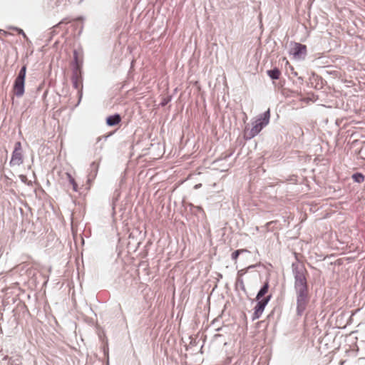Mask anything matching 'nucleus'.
Wrapping results in <instances>:
<instances>
[{"label": "nucleus", "mask_w": 365, "mask_h": 365, "mask_svg": "<svg viewBox=\"0 0 365 365\" xmlns=\"http://www.w3.org/2000/svg\"><path fill=\"white\" fill-rule=\"evenodd\" d=\"M307 275V271L304 267L297 268L294 271L297 312L299 315L304 312L309 302Z\"/></svg>", "instance_id": "f257e3e1"}, {"label": "nucleus", "mask_w": 365, "mask_h": 365, "mask_svg": "<svg viewBox=\"0 0 365 365\" xmlns=\"http://www.w3.org/2000/svg\"><path fill=\"white\" fill-rule=\"evenodd\" d=\"M269 118L270 113L268 110L253 123V126L248 133V138H252L257 135L269 123Z\"/></svg>", "instance_id": "f03ea898"}, {"label": "nucleus", "mask_w": 365, "mask_h": 365, "mask_svg": "<svg viewBox=\"0 0 365 365\" xmlns=\"http://www.w3.org/2000/svg\"><path fill=\"white\" fill-rule=\"evenodd\" d=\"M307 53V49L305 45L296 42L291 43L289 54L292 55L294 59H303L305 58Z\"/></svg>", "instance_id": "7ed1b4c3"}, {"label": "nucleus", "mask_w": 365, "mask_h": 365, "mask_svg": "<svg viewBox=\"0 0 365 365\" xmlns=\"http://www.w3.org/2000/svg\"><path fill=\"white\" fill-rule=\"evenodd\" d=\"M23 162L24 159L21 143V142H16L10 160V165L11 166H19L23 163Z\"/></svg>", "instance_id": "20e7f679"}, {"label": "nucleus", "mask_w": 365, "mask_h": 365, "mask_svg": "<svg viewBox=\"0 0 365 365\" xmlns=\"http://www.w3.org/2000/svg\"><path fill=\"white\" fill-rule=\"evenodd\" d=\"M270 299H271V295H268L263 299H260L259 300H257L258 302L255 307V312L252 315L253 320L257 319L261 317L262 312H264L265 307L268 304Z\"/></svg>", "instance_id": "39448f33"}, {"label": "nucleus", "mask_w": 365, "mask_h": 365, "mask_svg": "<svg viewBox=\"0 0 365 365\" xmlns=\"http://www.w3.org/2000/svg\"><path fill=\"white\" fill-rule=\"evenodd\" d=\"M25 80L16 78L14 84V92L16 96H21L24 93Z\"/></svg>", "instance_id": "423d86ee"}, {"label": "nucleus", "mask_w": 365, "mask_h": 365, "mask_svg": "<svg viewBox=\"0 0 365 365\" xmlns=\"http://www.w3.org/2000/svg\"><path fill=\"white\" fill-rule=\"evenodd\" d=\"M121 121V118L120 115L115 114L113 115H110L106 119V123L108 125L113 126L118 124Z\"/></svg>", "instance_id": "0eeeda50"}, {"label": "nucleus", "mask_w": 365, "mask_h": 365, "mask_svg": "<svg viewBox=\"0 0 365 365\" xmlns=\"http://www.w3.org/2000/svg\"><path fill=\"white\" fill-rule=\"evenodd\" d=\"M269 282H265L263 287L260 289L259 292L257 294L256 299L259 300L260 299H263L262 297L268 292L269 290Z\"/></svg>", "instance_id": "6e6552de"}, {"label": "nucleus", "mask_w": 365, "mask_h": 365, "mask_svg": "<svg viewBox=\"0 0 365 365\" xmlns=\"http://www.w3.org/2000/svg\"><path fill=\"white\" fill-rule=\"evenodd\" d=\"M267 74L272 79H279L281 72L278 68H275L272 70L268 71Z\"/></svg>", "instance_id": "1a4fd4ad"}, {"label": "nucleus", "mask_w": 365, "mask_h": 365, "mask_svg": "<svg viewBox=\"0 0 365 365\" xmlns=\"http://www.w3.org/2000/svg\"><path fill=\"white\" fill-rule=\"evenodd\" d=\"M66 175H67V178L68 179V181H69V183L72 185L73 187V190L74 191H77L78 190V185L77 183L76 182L74 178L71 176V174L69 173H66Z\"/></svg>", "instance_id": "9d476101"}, {"label": "nucleus", "mask_w": 365, "mask_h": 365, "mask_svg": "<svg viewBox=\"0 0 365 365\" xmlns=\"http://www.w3.org/2000/svg\"><path fill=\"white\" fill-rule=\"evenodd\" d=\"M26 73V66H24L21 68V70H20V71H19L16 78L25 80Z\"/></svg>", "instance_id": "9b49d317"}, {"label": "nucleus", "mask_w": 365, "mask_h": 365, "mask_svg": "<svg viewBox=\"0 0 365 365\" xmlns=\"http://www.w3.org/2000/svg\"><path fill=\"white\" fill-rule=\"evenodd\" d=\"M352 178L357 182H363L364 181V177L361 173H355L352 175Z\"/></svg>", "instance_id": "f8f14e48"}, {"label": "nucleus", "mask_w": 365, "mask_h": 365, "mask_svg": "<svg viewBox=\"0 0 365 365\" xmlns=\"http://www.w3.org/2000/svg\"><path fill=\"white\" fill-rule=\"evenodd\" d=\"M240 254H242V250H235L231 255L232 259L236 262Z\"/></svg>", "instance_id": "ddd939ff"}, {"label": "nucleus", "mask_w": 365, "mask_h": 365, "mask_svg": "<svg viewBox=\"0 0 365 365\" xmlns=\"http://www.w3.org/2000/svg\"><path fill=\"white\" fill-rule=\"evenodd\" d=\"M19 178L21 179V180L23 182H26L27 181V177L24 175H19Z\"/></svg>", "instance_id": "4468645a"}, {"label": "nucleus", "mask_w": 365, "mask_h": 365, "mask_svg": "<svg viewBox=\"0 0 365 365\" xmlns=\"http://www.w3.org/2000/svg\"><path fill=\"white\" fill-rule=\"evenodd\" d=\"M246 273V270L245 269H242L238 272V275L242 277L243 274Z\"/></svg>", "instance_id": "2eb2a0df"}, {"label": "nucleus", "mask_w": 365, "mask_h": 365, "mask_svg": "<svg viewBox=\"0 0 365 365\" xmlns=\"http://www.w3.org/2000/svg\"><path fill=\"white\" fill-rule=\"evenodd\" d=\"M202 187V184L201 183H199V184H196L195 186H194V188L195 189H198L200 187Z\"/></svg>", "instance_id": "dca6fc26"}, {"label": "nucleus", "mask_w": 365, "mask_h": 365, "mask_svg": "<svg viewBox=\"0 0 365 365\" xmlns=\"http://www.w3.org/2000/svg\"><path fill=\"white\" fill-rule=\"evenodd\" d=\"M239 250H242V253L247 252L248 250L246 249H240Z\"/></svg>", "instance_id": "f3484780"}, {"label": "nucleus", "mask_w": 365, "mask_h": 365, "mask_svg": "<svg viewBox=\"0 0 365 365\" xmlns=\"http://www.w3.org/2000/svg\"><path fill=\"white\" fill-rule=\"evenodd\" d=\"M272 222H273L272 221L269 222H267V225H267V226H269V225H271Z\"/></svg>", "instance_id": "a211bd4d"}]
</instances>
